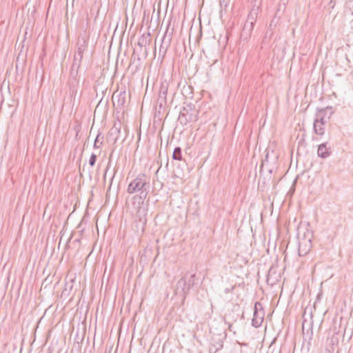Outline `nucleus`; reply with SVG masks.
I'll list each match as a JSON object with an SVG mask.
<instances>
[{"label": "nucleus", "mask_w": 353, "mask_h": 353, "mask_svg": "<svg viewBox=\"0 0 353 353\" xmlns=\"http://www.w3.org/2000/svg\"><path fill=\"white\" fill-rule=\"evenodd\" d=\"M318 154L322 157H325L328 155V152L325 145H321L319 147Z\"/></svg>", "instance_id": "obj_1"}, {"label": "nucleus", "mask_w": 353, "mask_h": 353, "mask_svg": "<svg viewBox=\"0 0 353 353\" xmlns=\"http://www.w3.org/2000/svg\"><path fill=\"white\" fill-rule=\"evenodd\" d=\"M181 150H180V148H177L174 150V153H173V157L174 159H179V156L181 155Z\"/></svg>", "instance_id": "obj_2"}, {"label": "nucleus", "mask_w": 353, "mask_h": 353, "mask_svg": "<svg viewBox=\"0 0 353 353\" xmlns=\"http://www.w3.org/2000/svg\"><path fill=\"white\" fill-rule=\"evenodd\" d=\"M97 157L94 154H92L90 159V164L93 166L95 163Z\"/></svg>", "instance_id": "obj_3"}]
</instances>
